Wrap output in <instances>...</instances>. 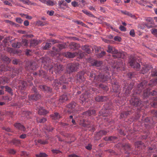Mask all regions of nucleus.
<instances>
[{
  "label": "nucleus",
  "instance_id": "5fc2aeb1",
  "mask_svg": "<svg viewBox=\"0 0 157 157\" xmlns=\"http://www.w3.org/2000/svg\"><path fill=\"white\" fill-rule=\"evenodd\" d=\"M149 95H151L150 92L148 90H145L144 93V96L145 97H148Z\"/></svg>",
  "mask_w": 157,
  "mask_h": 157
},
{
  "label": "nucleus",
  "instance_id": "dca6fc26",
  "mask_svg": "<svg viewBox=\"0 0 157 157\" xmlns=\"http://www.w3.org/2000/svg\"><path fill=\"white\" fill-rule=\"evenodd\" d=\"M147 84V82L145 81L141 82L138 85V90L141 91L145 89Z\"/></svg>",
  "mask_w": 157,
  "mask_h": 157
},
{
  "label": "nucleus",
  "instance_id": "e433bc0d",
  "mask_svg": "<svg viewBox=\"0 0 157 157\" xmlns=\"http://www.w3.org/2000/svg\"><path fill=\"white\" fill-rule=\"evenodd\" d=\"M151 106L154 107H156L157 106V98H155L154 100L151 101Z\"/></svg>",
  "mask_w": 157,
  "mask_h": 157
},
{
  "label": "nucleus",
  "instance_id": "473e14b6",
  "mask_svg": "<svg viewBox=\"0 0 157 157\" xmlns=\"http://www.w3.org/2000/svg\"><path fill=\"white\" fill-rule=\"evenodd\" d=\"M133 85L132 84L130 83V84L128 87L126 88V86H124V88L125 89H126V92H127L128 94H129L130 93V91L132 89L133 87Z\"/></svg>",
  "mask_w": 157,
  "mask_h": 157
},
{
  "label": "nucleus",
  "instance_id": "1a4fd4ad",
  "mask_svg": "<svg viewBox=\"0 0 157 157\" xmlns=\"http://www.w3.org/2000/svg\"><path fill=\"white\" fill-rule=\"evenodd\" d=\"M89 97V95L87 93L82 94L80 96L79 99L80 101V103L83 104L86 102H88L89 101V99H88Z\"/></svg>",
  "mask_w": 157,
  "mask_h": 157
},
{
  "label": "nucleus",
  "instance_id": "c756f323",
  "mask_svg": "<svg viewBox=\"0 0 157 157\" xmlns=\"http://www.w3.org/2000/svg\"><path fill=\"white\" fill-rule=\"evenodd\" d=\"M51 116L53 120L58 119L61 117L59 114L57 113H55L51 115Z\"/></svg>",
  "mask_w": 157,
  "mask_h": 157
},
{
  "label": "nucleus",
  "instance_id": "72a5a7b5",
  "mask_svg": "<svg viewBox=\"0 0 157 157\" xmlns=\"http://www.w3.org/2000/svg\"><path fill=\"white\" fill-rule=\"evenodd\" d=\"M39 42L36 40H32L30 41V44L31 46H35L39 44Z\"/></svg>",
  "mask_w": 157,
  "mask_h": 157
},
{
  "label": "nucleus",
  "instance_id": "5701e85b",
  "mask_svg": "<svg viewBox=\"0 0 157 157\" xmlns=\"http://www.w3.org/2000/svg\"><path fill=\"white\" fill-rule=\"evenodd\" d=\"M9 81V78L6 77H3L0 78V84L4 85L6 83H8Z\"/></svg>",
  "mask_w": 157,
  "mask_h": 157
},
{
  "label": "nucleus",
  "instance_id": "aec40b11",
  "mask_svg": "<svg viewBox=\"0 0 157 157\" xmlns=\"http://www.w3.org/2000/svg\"><path fill=\"white\" fill-rule=\"evenodd\" d=\"M108 99L105 96H98L95 98L96 101L98 102L104 101H106Z\"/></svg>",
  "mask_w": 157,
  "mask_h": 157
},
{
  "label": "nucleus",
  "instance_id": "ea45409f",
  "mask_svg": "<svg viewBox=\"0 0 157 157\" xmlns=\"http://www.w3.org/2000/svg\"><path fill=\"white\" fill-rule=\"evenodd\" d=\"M45 22H42L38 20L36 21V24L38 26H43L46 24Z\"/></svg>",
  "mask_w": 157,
  "mask_h": 157
},
{
  "label": "nucleus",
  "instance_id": "79ce46f5",
  "mask_svg": "<svg viewBox=\"0 0 157 157\" xmlns=\"http://www.w3.org/2000/svg\"><path fill=\"white\" fill-rule=\"evenodd\" d=\"M20 1L22 2L23 3L25 4H28V5H34L35 4L34 3H32L31 2H30L29 0H26L25 1H24L23 0H20Z\"/></svg>",
  "mask_w": 157,
  "mask_h": 157
},
{
  "label": "nucleus",
  "instance_id": "09e8293b",
  "mask_svg": "<svg viewBox=\"0 0 157 157\" xmlns=\"http://www.w3.org/2000/svg\"><path fill=\"white\" fill-rule=\"evenodd\" d=\"M100 88H102L104 90H107L108 88L107 86L102 84H100L99 85Z\"/></svg>",
  "mask_w": 157,
  "mask_h": 157
},
{
  "label": "nucleus",
  "instance_id": "2eb2a0df",
  "mask_svg": "<svg viewBox=\"0 0 157 157\" xmlns=\"http://www.w3.org/2000/svg\"><path fill=\"white\" fill-rule=\"evenodd\" d=\"M95 113V111L94 110H90L83 112L82 113V115L83 117H86L94 114Z\"/></svg>",
  "mask_w": 157,
  "mask_h": 157
},
{
  "label": "nucleus",
  "instance_id": "4c0bfd02",
  "mask_svg": "<svg viewBox=\"0 0 157 157\" xmlns=\"http://www.w3.org/2000/svg\"><path fill=\"white\" fill-rule=\"evenodd\" d=\"M136 147L140 148V147L144 145V144L141 141L137 142L135 143Z\"/></svg>",
  "mask_w": 157,
  "mask_h": 157
},
{
  "label": "nucleus",
  "instance_id": "9b49d317",
  "mask_svg": "<svg viewBox=\"0 0 157 157\" xmlns=\"http://www.w3.org/2000/svg\"><path fill=\"white\" fill-rule=\"evenodd\" d=\"M69 96V94L67 93H65L64 94L60 97L59 99V102L61 103L65 102L68 99Z\"/></svg>",
  "mask_w": 157,
  "mask_h": 157
},
{
  "label": "nucleus",
  "instance_id": "0e129e2a",
  "mask_svg": "<svg viewBox=\"0 0 157 157\" xmlns=\"http://www.w3.org/2000/svg\"><path fill=\"white\" fill-rule=\"evenodd\" d=\"M71 5L74 7H76L78 6V3L76 1L72 2Z\"/></svg>",
  "mask_w": 157,
  "mask_h": 157
},
{
  "label": "nucleus",
  "instance_id": "7c9ffc66",
  "mask_svg": "<svg viewBox=\"0 0 157 157\" xmlns=\"http://www.w3.org/2000/svg\"><path fill=\"white\" fill-rule=\"evenodd\" d=\"M107 133V132L105 130H101L98 132L97 135L100 137H101L103 135H105Z\"/></svg>",
  "mask_w": 157,
  "mask_h": 157
},
{
  "label": "nucleus",
  "instance_id": "393cba45",
  "mask_svg": "<svg viewBox=\"0 0 157 157\" xmlns=\"http://www.w3.org/2000/svg\"><path fill=\"white\" fill-rule=\"evenodd\" d=\"M91 64L93 66L98 67L102 64V62L101 61L94 60L91 61Z\"/></svg>",
  "mask_w": 157,
  "mask_h": 157
},
{
  "label": "nucleus",
  "instance_id": "864d4df0",
  "mask_svg": "<svg viewBox=\"0 0 157 157\" xmlns=\"http://www.w3.org/2000/svg\"><path fill=\"white\" fill-rule=\"evenodd\" d=\"M124 147L125 150H128L129 151L131 150L130 145L129 144H125L124 146Z\"/></svg>",
  "mask_w": 157,
  "mask_h": 157
},
{
  "label": "nucleus",
  "instance_id": "13d9d810",
  "mask_svg": "<svg viewBox=\"0 0 157 157\" xmlns=\"http://www.w3.org/2000/svg\"><path fill=\"white\" fill-rule=\"evenodd\" d=\"M8 152L9 153L14 155L16 153V151L13 149H10L8 150Z\"/></svg>",
  "mask_w": 157,
  "mask_h": 157
},
{
  "label": "nucleus",
  "instance_id": "a878e982",
  "mask_svg": "<svg viewBox=\"0 0 157 157\" xmlns=\"http://www.w3.org/2000/svg\"><path fill=\"white\" fill-rule=\"evenodd\" d=\"M39 88L42 90L46 92H49L51 90L50 88L45 85H40Z\"/></svg>",
  "mask_w": 157,
  "mask_h": 157
},
{
  "label": "nucleus",
  "instance_id": "423d86ee",
  "mask_svg": "<svg viewBox=\"0 0 157 157\" xmlns=\"http://www.w3.org/2000/svg\"><path fill=\"white\" fill-rule=\"evenodd\" d=\"M78 105L74 102H71L67 105V107L71 112L78 111Z\"/></svg>",
  "mask_w": 157,
  "mask_h": 157
},
{
  "label": "nucleus",
  "instance_id": "f3484780",
  "mask_svg": "<svg viewBox=\"0 0 157 157\" xmlns=\"http://www.w3.org/2000/svg\"><path fill=\"white\" fill-rule=\"evenodd\" d=\"M113 90V91L115 92H118L120 86L118 84L117 82H114V83H112Z\"/></svg>",
  "mask_w": 157,
  "mask_h": 157
},
{
  "label": "nucleus",
  "instance_id": "49530a36",
  "mask_svg": "<svg viewBox=\"0 0 157 157\" xmlns=\"http://www.w3.org/2000/svg\"><path fill=\"white\" fill-rule=\"evenodd\" d=\"M21 46V43L17 42L13 44V46L15 48H19Z\"/></svg>",
  "mask_w": 157,
  "mask_h": 157
},
{
  "label": "nucleus",
  "instance_id": "69168bd1",
  "mask_svg": "<svg viewBox=\"0 0 157 157\" xmlns=\"http://www.w3.org/2000/svg\"><path fill=\"white\" fill-rule=\"evenodd\" d=\"M52 151L53 153L56 154L59 153L60 152V151H59V150L56 149H53L52 150Z\"/></svg>",
  "mask_w": 157,
  "mask_h": 157
},
{
  "label": "nucleus",
  "instance_id": "4d7b16f0",
  "mask_svg": "<svg viewBox=\"0 0 157 157\" xmlns=\"http://www.w3.org/2000/svg\"><path fill=\"white\" fill-rule=\"evenodd\" d=\"M151 32L155 36L157 33V29H152L151 30Z\"/></svg>",
  "mask_w": 157,
  "mask_h": 157
},
{
  "label": "nucleus",
  "instance_id": "603ef678",
  "mask_svg": "<svg viewBox=\"0 0 157 157\" xmlns=\"http://www.w3.org/2000/svg\"><path fill=\"white\" fill-rule=\"evenodd\" d=\"M141 24H139V26L140 27V28L141 29H144V27L145 26H146L147 28H148V29L151 28L152 27V26L151 25H148V24H145L144 25V27H141Z\"/></svg>",
  "mask_w": 157,
  "mask_h": 157
},
{
  "label": "nucleus",
  "instance_id": "3c124183",
  "mask_svg": "<svg viewBox=\"0 0 157 157\" xmlns=\"http://www.w3.org/2000/svg\"><path fill=\"white\" fill-rule=\"evenodd\" d=\"M106 54L105 52H102L97 55V57L98 58H100Z\"/></svg>",
  "mask_w": 157,
  "mask_h": 157
},
{
  "label": "nucleus",
  "instance_id": "0eeeda50",
  "mask_svg": "<svg viewBox=\"0 0 157 157\" xmlns=\"http://www.w3.org/2000/svg\"><path fill=\"white\" fill-rule=\"evenodd\" d=\"M129 63L131 67L136 69L137 70H138L140 66L139 63L136 62L135 59L134 58L130 59Z\"/></svg>",
  "mask_w": 157,
  "mask_h": 157
},
{
  "label": "nucleus",
  "instance_id": "774afa93",
  "mask_svg": "<svg viewBox=\"0 0 157 157\" xmlns=\"http://www.w3.org/2000/svg\"><path fill=\"white\" fill-rule=\"evenodd\" d=\"M151 75L152 76H157V71L155 70L154 71H153L152 72Z\"/></svg>",
  "mask_w": 157,
  "mask_h": 157
},
{
  "label": "nucleus",
  "instance_id": "f257e3e1",
  "mask_svg": "<svg viewBox=\"0 0 157 157\" xmlns=\"http://www.w3.org/2000/svg\"><path fill=\"white\" fill-rule=\"evenodd\" d=\"M68 83V80L66 79L65 75H63L60 78L59 80H55L52 84V86L55 89H58V87L60 85L62 86V89H66V85Z\"/></svg>",
  "mask_w": 157,
  "mask_h": 157
},
{
  "label": "nucleus",
  "instance_id": "9d476101",
  "mask_svg": "<svg viewBox=\"0 0 157 157\" xmlns=\"http://www.w3.org/2000/svg\"><path fill=\"white\" fill-rule=\"evenodd\" d=\"M36 109H38V113L41 115H45L48 113V111L44 109L43 107L36 106L35 108Z\"/></svg>",
  "mask_w": 157,
  "mask_h": 157
},
{
  "label": "nucleus",
  "instance_id": "cd10ccee",
  "mask_svg": "<svg viewBox=\"0 0 157 157\" xmlns=\"http://www.w3.org/2000/svg\"><path fill=\"white\" fill-rule=\"evenodd\" d=\"M44 3L48 5L53 6L56 4V2L54 1L50 0H46Z\"/></svg>",
  "mask_w": 157,
  "mask_h": 157
},
{
  "label": "nucleus",
  "instance_id": "680f3d73",
  "mask_svg": "<svg viewBox=\"0 0 157 157\" xmlns=\"http://www.w3.org/2000/svg\"><path fill=\"white\" fill-rule=\"evenodd\" d=\"M130 36L132 37H134L135 36V33L133 29L131 30L129 33Z\"/></svg>",
  "mask_w": 157,
  "mask_h": 157
},
{
  "label": "nucleus",
  "instance_id": "bb28decb",
  "mask_svg": "<svg viewBox=\"0 0 157 157\" xmlns=\"http://www.w3.org/2000/svg\"><path fill=\"white\" fill-rule=\"evenodd\" d=\"M19 86L21 87V89L22 90H24L25 87L27 86L26 82L24 81H20L19 83Z\"/></svg>",
  "mask_w": 157,
  "mask_h": 157
},
{
  "label": "nucleus",
  "instance_id": "4468645a",
  "mask_svg": "<svg viewBox=\"0 0 157 157\" xmlns=\"http://www.w3.org/2000/svg\"><path fill=\"white\" fill-rule=\"evenodd\" d=\"M69 48L73 50L78 49L80 47L79 44L75 42H72L69 44Z\"/></svg>",
  "mask_w": 157,
  "mask_h": 157
},
{
  "label": "nucleus",
  "instance_id": "58836bf2",
  "mask_svg": "<svg viewBox=\"0 0 157 157\" xmlns=\"http://www.w3.org/2000/svg\"><path fill=\"white\" fill-rule=\"evenodd\" d=\"M83 13L89 17H94V16L92 14L89 10H82Z\"/></svg>",
  "mask_w": 157,
  "mask_h": 157
},
{
  "label": "nucleus",
  "instance_id": "338daca9",
  "mask_svg": "<svg viewBox=\"0 0 157 157\" xmlns=\"http://www.w3.org/2000/svg\"><path fill=\"white\" fill-rule=\"evenodd\" d=\"M114 40L115 41H120L121 40V38L119 36H116L114 37Z\"/></svg>",
  "mask_w": 157,
  "mask_h": 157
},
{
  "label": "nucleus",
  "instance_id": "37998d69",
  "mask_svg": "<svg viewBox=\"0 0 157 157\" xmlns=\"http://www.w3.org/2000/svg\"><path fill=\"white\" fill-rule=\"evenodd\" d=\"M6 90L11 95L13 94V90L12 89L8 86H5Z\"/></svg>",
  "mask_w": 157,
  "mask_h": 157
},
{
  "label": "nucleus",
  "instance_id": "a19ab883",
  "mask_svg": "<svg viewBox=\"0 0 157 157\" xmlns=\"http://www.w3.org/2000/svg\"><path fill=\"white\" fill-rule=\"evenodd\" d=\"M12 143L15 145H17L20 144V141L19 140L14 139L12 141Z\"/></svg>",
  "mask_w": 157,
  "mask_h": 157
},
{
  "label": "nucleus",
  "instance_id": "a18cd8bd",
  "mask_svg": "<svg viewBox=\"0 0 157 157\" xmlns=\"http://www.w3.org/2000/svg\"><path fill=\"white\" fill-rule=\"evenodd\" d=\"M51 43H46L45 45L43 47V49L44 50H47L51 47Z\"/></svg>",
  "mask_w": 157,
  "mask_h": 157
},
{
  "label": "nucleus",
  "instance_id": "7ed1b4c3",
  "mask_svg": "<svg viewBox=\"0 0 157 157\" xmlns=\"http://www.w3.org/2000/svg\"><path fill=\"white\" fill-rule=\"evenodd\" d=\"M64 67L61 64L58 63L54 64L50 69V71H54L56 74H60L63 70Z\"/></svg>",
  "mask_w": 157,
  "mask_h": 157
},
{
  "label": "nucleus",
  "instance_id": "c03bdc74",
  "mask_svg": "<svg viewBox=\"0 0 157 157\" xmlns=\"http://www.w3.org/2000/svg\"><path fill=\"white\" fill-rule=\"evenodd\" d=\"M36 157H47V155L44 153H40L39 154H36Z\"/></svg>",
  "mask_w": 157,
  "mask_h": 157
},
{
  "label": "nucleus",
  "instance_id": "bf43d9fd",
  "mask_svg": "<svg viewBox=\"0 0 157 157\" xmlns=\"http://www.w3.org/2000/svg\"><path fill=\"white\" fill-rule=\"evenodd\" d=\"M78 53V54L79 56V57L80 58H82L83 57L84 55V52H82V51H79Z\"/></svg>",
  "mask_w": 157,
  "mask_h": 157
},
{
  "label": "nucleus",
  "instance_id": "412c9836",
  "mask_svg": "<svg viewBox=\"0 0 157 157\" xmlns=\"http://www.w3.org/2000/svg\"><path fill=\"white\" fill-rule=\"evenodd\" d=\"M14 126L15 128L21 131H25L26 130L25 127L19 123H15Z\"/></svg>",
  "mask_w": 157,
  "mask_h": 157
},
{
  "label": "nucleus",
  "instance_id": "de8ad7c7",
  "mask_svg": "<svg viewBox=\"0 0 157 157\" xmlns=\"http://www.w3.org/2000/svg\"><path fill=\"white\" fill-rule=\"evenodd\" d=\"M21 46L23 45L25 46H27L28 44V42L27 40L25 39H23L21 43Z\"/></svg>",
  "mask_w": 157,
  "mask_h": 157
},
{
  "label": "nucleus",
  "instance_id": "052dcab7",
  "mask_svg": "<svg viewBox=\"0 0 157 157\" xmlns=\"http://www.w3.org/2000/svg\"><path fill=\"white\" fill-rule=\"evenodd\" d=\"M119 29L121 31L123 32H125L126 30V28L122 25L120 26Z\"/></svg>",
  "mask_w": 157,
  "mask_h": 157
},
{
  "label": "nucleus",
  "instance_id": "39448f33",
  "mask_svg": "<svg viewBox=\"0 0 157 157\" xmlns=\"http://www.w3.org/2000/svg\"><path fill=\"white\" fill-rule=\"evenodd\" d=\"M131 104L135 106H140L142 104V101L139 98L136 97L132 98L130 101Z\"/></svg>",
  "mask_w": 157,
  "mask_h": 157
},
{
  "label": "nucleus",
  "instance_id": "6ab92c4d",
  "mask_svg": "<svg viewBox=\"0 0 157 157\" xmlns=\"http://www.w3.org/2000/svg\"><path fill=\"white\" fill-rule=\"evenodd\" d=\"M106 51L109 53H111L113 54L114 53L117 52V50L113 46L109 45L108 47V49Z\"/></svg>",
  "mask_w": 157,
  "mask_h": 157
},
{
  "label": "nucleus",
  "instance_id": "e2e57ef3",
  "mask_svg": "<svg viewBox=\"0 0 157 157\" xmlns=\"http://www.w3.org/2000/svg\"><path fill=\"white\" fill-rule=\"evenodd\" d=\"M150 94L151 95H157V91L153 90L152 92H150Z\"/></svg>",
  "mask_w": 157,
  "mask_h": 157
},
{
  "label": "nucleus",
  "instance_id": "c9c22d12",
  "mask_svg": "<svg viewBox=\"0 0 157 157\" xmlns=\"http://www.w3.org/2000/svg\"><path fill=\"white\" fill-rule=\"evenodd\" d=\"M130 112V111H127L122 113L120 115L121 118H123L127 117L129 114V113Z\"/></svg>",
  "mask_w": 157,
  "mask_h": 157
},
{
  "label": "nucleus",
  "instance_id": "6e6d98bb",
  "mask_svg": "<svg viewBox=\"0 0 157 157\" xmlns=\"http://www.w3.org/2000/svg\"><path fill=\"white\" fill-rule=\"evenodd\" d=\"M57 47L60 50H61L65 48V47L64 45L61 44H58L57 45Z\"/></svg>",
  "mask_w": 157,
  "mask_h": 157
},
{
  "label": "nucleus",
  "instance_id": "6e6552de",
  "mask_svg": "<svg viewBox=\"0 0 157 157\" xmlns=\"http://www.w3.org/2000/svg\"><path fill=\"white\" fill-rule=\"evenodd\" d=\"M83 75L84 72H80L76 74L75 76V79L77 80L78 82H81L84 80Z\"/></svg>",
  "mask_w": 157,
  "mask_h": 157
},
{
  "label": "nucleus",
  "instance_id": "2f4dec72",
  "mask_svg": "<svg viewBox=\"0 0 157 157\" xmlns=\"http://www.w3.org/2000/svg\"><path fill=\"white\" fill-rule=\"evenodd\" d=\"M122 13L124 14L127 15L129 16H130L133 18L136 19L135 15H132L131 13H130L128 12L127 11V10H121Z\"/></svg>",
  "mask_w": 157,
  "mask_h": 157
},
{
  "label": "nucleus",
  "instance_id": "b1692460",
  "mask_svg": "<svg viewBox=\"0 0 157 157\" xmlns=\"http://www.w3.org/2000/svg\"><path fill=\"white\" fill-rule=\"evenodd\" d=\"M59 4L60 7V9H67L68 7L66 2L64 0H61L59 2Z\"/></svg>",
  "mask_w": 157,
  "mask_h": 157
},
{
  "label": "nucleus",
  "instance_id": "8fccbe9b",
  "mask_svg": "<svg viewBox=\"0 0 157 157\" xmlns=\"http://www.w3.org/2000/svg\"><path fill=\"white\" fill-rule=\"evenodd\" d=\"M38 74L40 76H41L43 78L45 77V72L42 70L39 71Z\"/></svg>",
  "mask_w": 157,
  "mask_h": 157
},
{
  "label": "nucleus",
  "instance_id": "f03ea898",
  "mask_svg": "<svg viewBox=\"0 0 157 157\" xmlns=\"http://www.w3.org/2000/svg\"><path fill=\"white\" fill-rule=\"evenodd\" d=\"M90 78H94V81L97 82L98 83L100 82H105L109 78V76L102 75L101 74L98 76H96L95 75L93 72L90 73Z\"/></svg>",
  "mask_w": 157,
  "mask_h": 157
},
{
  "label": "nucleus",
  "instance_id": "4be33fe9",
  "mask_svg": "<svg viewBox=\"0 0 157 157\" xmlns=\"http://www.w3.org/2000/svg\"><path fill=\"white\" fill-rule=\"evenodd\" d=\"M81 48L83 50L85 51L88 54H90L91 52V47L88 45H86L82 46Z\"/></svg>",
  "mask_w": 157,
  "mask_h": 157
},
{
  "label": "nucleus",
  "instance_id": "c85d7f7f",
  "mask_svg": "<svg viewBox=\"0 0 157 157\" xmlns=\"http://www.w3.org/2000/svg\"><path fill=\"white\" fill-rule=\"evenodd\" d=\"M122 54L121 52H118L117 50V52L114 53L112 56L114 58H120L121 57Z\"/></svg>",
  "mask_w": 157,
  "mask_h": 157
},
{
  "label": "nucleus",
  "instance_id": "f8f14e48",
  "mask_svg": "<svg viewBox=\"0 0 157 157\" xmlns=\"http://www.w3.org/2000/svg\"><path fill=\"white\" fill-rule=\"evenodd\" d=\"M41 97V95L40 94L37 93L29 96V99L30 101L31 100H37L40 98Z\"/></svg>",
  "mask_w": 157,
  "mask_h": 157
},
{
  "label": "nucleus",
  "instance_id": "20e7f679",
  "mask_svg": "<svg viewBox=\"0 0 157 157\" xmlns=\"http://www.w3.org/2000/svg\"><path fill=\"white\" fill-rule=\"evenodd\" d=\"M79 64L78 63H75L69 64L66 68V71L69 73L75 72L78 69Z\"/></svg>",
  "mask_w": 157,
  "mask_h": 157
},
{
  "label": "nucleus",
  "instance_id": "a211bd4d",
  "mask_svg": "<svg viewBox=\"0 0 157 157\" xmlns=\"http://www.w3.org/2000/svg\"><path fill=\"white\" fill-rule=\"evenodd\" d=\"M78 53L77 52H74L73 53L67 52L65 53V56L69 58H73L75 56H77Z\"/></svg>",
  "mask_w": 157,
  "mask_h": 157
},
{
  "label": "nucleus",
  "instance_id": "f704fd0d",
  "mask_svg": "<svg viewBox=\"0 0 157 157\" xmlns=\"http://www.w3.org/2000/svg\"><path fill=\"white\" fill-rule=\"evenodd\" d=\"M149 70V69L148 67H144L142 68V69L140 71V73L143 74H145V73H147Z\"/></svg>",
  "mask_w": 157,
  "mask_h": 157
},
{
  "label": "nucleus",
  "instance_id": "ddd939ff",
  "mask_svg": "<svg viewBox=\"0 0 157 157\" xmlns=\"http://www.w3.org/2000/svg\"><path fill=\"white\" fill-rule=\"evenodd\" d=\"M110 113V110L105 108L102 109L100 112L101 115L103 117L107 116Z\"/></svg>",
  "mask_w": 157,
  "mask_h": 157
}]
</instances>
